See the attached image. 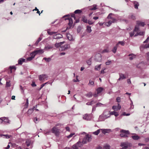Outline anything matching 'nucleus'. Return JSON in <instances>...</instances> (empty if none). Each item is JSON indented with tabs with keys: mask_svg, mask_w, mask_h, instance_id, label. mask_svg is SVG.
Instances as JSON below:
<instances>
[{
	"mask_svg": "<svg viewBox=\"0 0 149 149\" xmlns=\"http://www.w3.org/2000/svg\"><path fill=\"white\" fill-rule=\"evenodd\" d=\"M115 113V112L114 111L110 112L107 110H105L103 112V115L100 116L99 118V120L100 121L104 120V119L109 117L110 116V115H114Z\"/></svg>",
	"mask_w": 149,
	"mask_h": 149,
	"instance_id": "obj_1",
	"label": "nucleus"
},
{
	"mask_svg": "<svg viewBox=\"0 0 149 149\" xmlns=\"http://www.w3.org/2000/svg\"><path fill=\"white\" fill-rule=\"evenodd\" d=\"M92 139V137L91 135L86 134L84 138L82 141V143L83 144H86L87 142H90L91 141Z\"/></svg>",
	"mask_w": 149,
	"mask_h": 149,
	"instance_id": "obj_2",
	"label": "nucleus"
},
{
	"mask_svg": "<svg viewBox=\"0 0 149 149\" xmlns=\"http://www.w3.org/2000/svg\"><path fill=\"white\" fill-rule=\"evenodd\" d=\"M120 132L121 133L120 134V136L123 137H128V135L130 134L128 130H121Z\"/></svg>",
	"mask_w": 149,
	"mask_h": 149,
	"instance_id": "obj_3",
	"label": "nucleus"
},
{
	"mask_svg": "<svg viewBox=\"0 0 149 149\" xmlns=\"http://www.w3.org/2000/svg\"><path fill=\"white\" fill-rule=\"evenodd\" d=\"M92 115L91 114L86 113L83 116V119L86 120H90L92 119Z\"/></svg>",
	"mask_w": 149,
	"mask_h": 149,
	"instance_id": "obj_4",
	"label": "nucleus"
},
{
	"mask_svg": "<svg viewBox=\"0 0 149 149\" xmlns=\"http://www.w3.org/2000/svg\"><path fill=\"white\" fill-rule=\"evenodd\" d=\"M139 30V28L138 27V26H136L133 32H130V36L131 37H132L134 35V32H138Z\"/></svg>",
	"mask_w": 149,
	"mask_h": 149,
	"instance_id": "obj_5",
	"label": "nucleus"
},
{
	"mask_svg": "<svg viewBox=\"0 0 149 149\" xmlns=\"http://www.w3.org/2000/svg\"><path fill=\"white\" fill-rule=\"evenodd\" d=\"M48 78V76L46 74H42L39 76V79L40 81L44 80L45 79H47Z\"/></svg>",
	"mask_w": 149,
	"mask_h": 149,
	"instance_id": "obj_6",
	"label": "nucleus"
},
{
	"mask_svg": "<svg viewBox=\"0 0 149 149\" xmlns=\"http://www.w3.org/2000/svg\"><path fill=\"white\" fill-rule=\"evenodd\" d=\"M146 63L145 64L144 62L139 63L137 65V67L139 68L143 69L145 68V65H147Z\"/></svg>",
	"mask_w": 149,
	"mask_h": 149,
	"instance_id": "obj_7",
	"label": "nucleus"
},
{
	"mask_svg": "<svg viewBox=\"0 0 149 149\" xmlns=\"http://www.w3.org/2000/svg\"><path fill=\"white\" fill-rule=\"evenodd\" d=\"M95 60L97 61H100L101 60V56L100 54L96 55L95 56Z\"/></svg>",
	"mask_w": 149,
	"mask_h": 149,
	"instance_id": "obj_8",
	"label": "nucleus"
},
{
	"mask_svg": "<svg viewBox=\"0 0 149 149\" xmlns=\"http://www.w3.org/2000/svg\"><path fill=\"white\" fill-rule=\"evenodd\" d=\"M101 131H102V133L104 134H105L106 133H109L111 132V130L110 129H101Z\"/></svg>",
	"mask_w": 149,
	"mask_h": 149,
	"instance_id": "obj_9",
	"label": "nucleus"
},
{
	"mask_svg": "<svg viewBox=\"0 0 149 149\" xmlns=\"http://www.w3.org/2000/svg\"><path fill=\"white\" fill-rule=\"evenodd\" d=\"M51 131L52 133H54L55 134H57L59 132L58 129L55 127H54L52 128Z\"/></svg>",
	"mask_w": 149,
	"mask_h": 149,
	"instance_id": "obj_10",
	"label": "nucleus"
},
{
	"mask_svg": "<svg viewBox=\"0 0 149 149\" xmlns=\"http://www.w3.org/2000/svg\"><path fill=\"white\" fill-rule=\"evenodd\" d=\"M62 37V35L61 34H56L53 36V38L55 39H59Z\"/></svg>",
	"mask_w": 149,
	"mask_h": 149,
	"instance_id": "obj_11",
	"label": "nucleus"
},
{
	"mask_svg": "<svg viewBox=\"0 0 149 149\" xmlns=\"http://www.w3.org/2000/svg\"><path fill=\"white\" fill-rule=\"evenodd\" d=\"M44 51L43 49H39L34 51V52L36 55L38 54H42L44 53Z\"/></svg>",
	"mask_w": 149,
	"mask_h": 149,
	"instance_id": "obj_12",
	"label": "nucleus"
},
{
	"mask_svg": "<svg viewBox=\"0 0 149 149\" xmlns=\"http://www.w3.org/2000/svg\"><path fill=\"white\" fill-rule=\"evenodd\" d=\"M136 24L137 25L136 26H138L139 27V26H143L145 25V24L144 22H141L139 21H137Z\"/></svg>",
	"mask_w": 149,
	"mask_h": 149,
	"instance_id": "obj_13",
	"label": "nucleus"
},
{
	"mask_svg": "<svg viewBox=\"0 0 149 149\" xmlns=\"http://www.w3.org/2000/svg\"><path fill=\"white\" fill-rule=\"evenodd\" d=\"M128 56L130 57L129 59L130 60H132L134 58H135L136 56V55L134 54H129L128 55Z\"/></svg>",
	"mask_w": 149,
	"mask_h": 149,
	"instance_id": "obj_14",
	"label": "nucleus"
},
{
	"mask_svg": "<svg viewBox=\"0 0 149 149\" xmlns=\"http://www.w3.org/2000/svg\"><path fill=\"white\" fill-rule=\"evenodd\" d=\"M70 46L68 44H66L64 46H62L61 47L62 50H65L68 48H70Z\"/></svg>",
	"mask_w": 149,
	"mask_h": 149,
	"instance_id": "obj_15",
	"label": "nucleus"
},
{
	"mask_svg": "<svg viewBox=\"0 0 149 149\" xmlns=\"http://www.w3.org/2000/svg\"><path fill=\"white\" fill-rule=\"evenodd\" d=\"M67 38L70 41L73 40V38L72 36L69 33H68L67 35Z\"/></svg>",
	"mask_w": 149,
	"mask_h": 149,
	"instance_id": "obj_16",
	"label": "nucleus"
},
{
	"mask_svg": "<svg viewBox=\"0 0 149 149\" xmlns=\"http://www.w3.org/2000/svg\"><path fill=\"white\" fill-rule=\"evenodd\" d=\"M120 77L118 79V80H120V79H123L126 78L124 75L122 73H120L119 74Z\"/></svg>",
	"mask_w": 149,
	"mask_h": 149,
	"instance_id": "obj_17",
	"label": "nucleus"
},
{
	"mask_svg": "<svg viewBox=\"0 0 149 149\" xmlns=\"http://www.w3.org/2000/svg\"><path fill=\"white\" fill-rule=\"evenodd\" d=\"M120 146L123 147L128 148V145L127 142H122L121 143Z\"/></svg>",
	"mask_w": 149,
	"mask_h": 149,
	"instance_id": "obj_18",
	"label": "nucleus"
},
{
	"mask_svg": "<svg viewBox=\"0 0 149 149\" xmlns=\"http://www.w3.org/2000/svg\"><path fill=\"white\" fill-rule=\"evenodd\" d=\"M146 58L147 61L146 64L147 65H149V52L146 53Z\"/></svg>",
	"mask_w": 149,
	"mask_h": 149,
	"instance_id": "obj_19",
	"label": "nucleus"
},
{
	"mask_svg": "<svg viewBox=\"0 0 149 149\" xmlns=\"http://www.w3.org/2000/svg\"><path fill=\"white\" fill-rule=\"evenodd\" d=\"M25 59L21 58L18 61V63L19 64L22 65V63L25 61Z\"/></svg>",
	"mask_w": 149,
	"mask_h": 149,
	"instance_id": "obj_20",
	"label": "nucleus"
},
{
	"mask_svg": "<svg viewBox=\"0 0 149 149\" xmlns=\"http://www.w3.org/2000/svg\"><path fill=\"white\" fill-rule=\"evenodd\" d=\"M53 48V47L51 45H48L46 46L45 47V49L46 50H49L50 49H52Z\"/></svg>",
	"mask_w": 149,
	"mask_h": 149,
	"instance_id": "obj_21",
	"label": "nucleus"
},
{
	"mask_svg": "<svg viewBox=\"0 0 149 149\" xmlns=\"http://www.w3.org/2000/svg\"><path fill=\"white\" fill-rule=\"evenodd\" d=\"M133 3L134 5V8L136 9H138V7L139 5L138 2L137 1H134L133 2Z\"/></svg>",
	"mask_w": 149,
	"mask_h": 149,
	"instance_id": "obj_22",
	"label": "nucleus"
},
{
	"mask_svg": "<svg viewBox=\"0 0 149 149\" xmlns=\"http://www.w3.org/2000/svg\"><path fill=\"white\" fill-rule=\"evenodd\" d=\"M68 19L69 21L68 24L70 26H71L73 23L72 19L71 18H68Z\"/></svg>",
	"mask_w": 149,
	"mask_h": 149,
	"instance_id": "obj_23",
	"label": "nucleus"
},
{
	"mask_svg": "<svg viewBox=\"0 0 149 149\" xmlns=\"http://www.w3.org/2000/svg\"><path fill=\"white\" fill-rule=\"evenodd\" d=\"M118 46H117V44L115 46L113 49H112L111 51L114 53H115L116 52V50L117 49V48Z\"/></svg>",
	"mask_w": 149,
	"mask_h": 149,
	"instance_id": "obj_24",
	"label": "nucleus"
},
{
	"mask_svg": "<svg viewBox=\"0 0 149 149\" xmlns=\"http://www.w3.org/2000/svg\"><path fill=\"white\" fill-rule=\"evenodd\" d=\"M103 90V88L102 87H100L98 88L97 89V94L101 93Z\"/></svg>",
	"mask_w": 149,
	"mask_h": 149,
	"instance_id": "obj_25",
	"label": "nucleus"
},
{
	"mask_svg": "<svg viewBox=\"0 0 149 149\" xmlns=\"http://www.w3.org/2000/svg\"><path fill=\"white\" fill-rule=\"evenodd\" d=\"M131 137L134 140H137L140 138L137 135L132 136Z\"/></svg>",
	"mask_w": 149,
	"mask_h": 149,
	"instance_id": "obj_26",
	"label": "nucleus"
},
{
	"mask_svg": "<svg viewBox=\"0 0 149 149\" xmlns=\"http://www.w3.org/2000/svg\"><path fill=\"white\" fill-rule=\"evenodd\" d=\"M31 143V141L30 139H27L26 140V143L27 146L28 147L30 145Z\"/></svg>",
	"mask_w": 149,
	"mask_h": 149,
	"instance_id": "obj_27",
	"label": "nucleus"
},
{
	"mask_svg": "<svg viewBox=\"0 0 149 149\" xmlns=\"http://www.w3.org/2000/svg\"><path fill=\"white\" fill-rule=\"evenodd\" d=\"M86 31L89 33H91L92 31L91 27L89 26H87L86 27Z\"/></svg>",
	"mask_w": 149,
	"mask_h": 149,
	"instance_id": "obj_28",
	"label": "nucleus"
},
{
	"mask_svg": "<svg viewBox=\"0 0 149 149\" xmlns=\"http://www.w3.org/2000/svg\"><path fill=\"white\" fill-rule=\"evenodd\" d=\"M100 131H101V129L98 130L97 131L93 132V133L94 135H97L100 133Z\"/></svg>",
	"mask_w": 149,
	"mask_h": 149,
	"instance_id": "obj_29",
	"label": "nucleus"
},
{
	"mask_svg": "<svg viewBox=\"0 0 149 149\" xmlns=\"http://www.w3.org/2000/svg\"><path fill=\"white\" fill-rule=\"evenodd\" d=\"M82 142H81L80 141H78L75 144H77V146L78 147H81L82 146Z\"/></svg>",
	"mask_w": 149,
	"mask_h": 149,
	"instance_id": "obj_30",
	"label": "nucleus"
},
{
	"mask_svg": "<svg viewBox=\"0 0 149 149\" xmlns=\"http://www.w3.org/2000/svg\"><path fill=\"white\" fill-rule=\"evenodd\" d=\"M82 21L85 23H87V19L85 16H83L82 17Z\"/></svg>",
	"mask_w": 149,
	"mask_h": 149,
	"instance_id": "obj_31",
	"label": "nucleus"
},
{
	"mask_svg": "<svg viewBox=\"0 0 149 149\" xmlns=\"http://www.w3.org/2000/svg\"><path fill=\"white\" fill-rule=\"evenodd\" d=\"M120 44L122 46H124L125 45V41H119L118 43L116 44L117 46H118L119 44Z\"/></svg>",
	"mask_w": 149,
	"mask_h": 149,
	"instance_id": "obj_32",
	"label": "nucleus"
},
{
	"mask_svg": "<svg viewBox=\"0 0 149 149\" xmlns=\"http://www.w3.org/2000/svg\"><path fill=\"white\" fill-rule=\"evenodd\" d=\"M43 59L44 60L47 62H49L51 60V58L50 57L48 58L45 57L43 58Z\"/></svg>",
	"mask_w": 149,
	"mask_h": 149,
	"instance_id": "obj_33",
	"label": "nucleus"
},
{
	"mask_svg": "<svg viewBox=\"0 0 149 149\" xmlns=\"http://www.w3.org/2000/svg\"><path fill=\"white\" fill-rule=\"evenodd\" d=\"M101 64L98 65L96 66L95 67V69L96 70H99L101 68Z\"/></svg>",
	"mask_w": 149,
	"mask_h": 149,
	"instance_id": "obj_34",
	"label": "nucleus"
},
{
	"mask_svg": "<svg viewBox=\"0 0 149 149\" xmlns=\"http://www.w3.org/2000/svg\"><path fill=\"white\" fill-rule=\"evenodd\" d=\"M1 136H4V138L6 139H9L10 138V137L11 136V135H9L8 134H1Z\"/></svg>",
	"mask_w": 149,
	"mask_h": 149,
	"instance_id": "obj_35",
	"label": "nucleus"
},
{
	"mask_svg": "<svg viewBox=\"0 0 149 149\" xmlns=\"http://www.w3.org/2000/svg\"><path fill=\"white\" fill-rule=\"evenodd\" d=\"M3 122L6 123H9V120L7 118L5 117L3 118Z\"/></svg>",
	"mask_w": 149,
	"mask_h": 149,
	"instance_id": "obj_36",
	"label": "nucleus"
},
{
	"mask_svg": "<svg viewBox=\"0 0 149 149\" xmlns=\"http://www.w3.org/2000/svg\"><path fill=\"white\" fill-rule=\"evenodd\" d=\"M85 95L88 97H91L92 96V93L91 92H90L86 94Z\"/></svg>",
	"mask_w": 149,
	"mask_h": 149,
	"instance_id": "obj_37",
	"label": "nucleus"
},
{
	"mask_svg": "<svg viewBox=\"0 0 149 149\" xmlns=\"http://www.w3.org/2000/svg\"><path fill=\"white\" fill-rule=\"evenodd\" d=\"M112 23L113 22L111 20H110L108 22L105 23V25L107 26H109L111 25Z\"/></svg>",
	"mask_w": 149,
	"mask_h": 149,
	"instance_id": "obj_38",
	"label": "nucleus"
},
{
	"mask_svg": "<svg viewBox=\"0 0 149 149\" xmlns=\"http://www.w3.org/2000/svg\"><path fill=\"white\" fill-rule=\"evenodd\" d=\"M96 102H95L93 101H92L90 102H88L86 103V104L87 105H92L94 104V103H95Z\"/></svg>",
	"mask_w": 149,
	"mask_h": 149,
	"instance_id": "obj_39",
	"label": "nucleus"
},
{
	"mask_svg": "<svg viewBox=\"0 0 149 149\" xmlns=\"http://www.w3.org/2000/svg\"><path fill=\"white\" fill-rule=\"evenodd\" d=\"M47 32L50 35H53L56 32H50V29H48L47 30Z\"/></svg>",
	"mask_w": 149,
	"mask_h": 149,
	"instance_id": "obj_40",
	"label": "nucleus"
},
{
	"mask_svg": "<svg viewBox=\"0 0 149 149\" xmlns=\"http://www.w3.org/2000/svg\"><path fill=\"white\" fill-rule=\"evenodd\" d=\"M33 109H30L28 110L27 113L28 114H31L33 113Z\"/></svg>",
	"mask_w": 149,
	"mask_h": 149,
	"instance_id": "obj_41",
	"label": "nucleus"
},
{
	"mask_svg": "<svg viewBox=\"0 0 149 149\" xmlns=\"http://www.w3.org/2000/svg\"><path fill=\"white\" fill-rule=\"evenodd\" d=\"M86 63L88 65H90L91 63V58H90L88 59L86 61Z\"/></svg>",
	"mask_w": 149,
	"mask_h": 149,
	"instance_id": "obj_42",
	"label": "nucleus"
},
{
	"mask_svg": "<svg viewBox=\"0 0 149 149\" xmlns=\"http://www.w3.org/2000/svg\"><path fill=\"white\" fill-rule=\"evenodd\" d=\"M82 12V10H77L75 11L74 13L76 14H79L81 13Z\"/></svg>",
	"mask_w": 149,
	"mask_h": 149,
	"instance_id": "obj_43",
	"label": "nucleus"
},
{
	"mask_svg": "<svg viewBox=\"0 0 149 149\" xmlns=\"http://www.w3.org/2000/svg\"><path fill=\"white\" fill-rule=\"evenodd\" d=\"M78 146H77V144H74L72 146V148H71V149H78Z\"/></svg>",
	"mask_w": 149,
	"mask_h": 149,
	"instance_id": "obj_44",
	"label": "nucleus"
},
{
	"mask_svg": "<svg viewBox=\"0 0 149 149\" xmlns=\"http://www.w3.org/2000/svg\"><path fill=\"white\" fill-rule=\"evenodd\" d=\"M97 5H94L93 6V7L91 8H90V10H95L97 9L96 8Z\"/></svg>",
	"mask_w": 149,
	"mask_h": 149,
	"instance_id": "obj_45",
	"label": "nucleus"
},
{
	"mask_svg": "<svg viewBox=\"0 0 149 149\" xmlns=\"http://www.w3.org/2000/svg\"><path fill=\"white\" fill-rule=\"evenodd\" d=\"M110 146L109 145H106L104 146L103 149H110Z\"/></svg>",
	"mask_w": 149,
	"mask_h": 149,
	"instance_id": "obj_46",
	"label": "nucleus"
},
{
	"mask_svg": "<svg viewBox=\"0 0 149 149\" xmlns=\"http://www.w3.org/2000/svg\"><path fill=\"white\" fill-rule=\"evenodd\" d=\"M36 54L34 52V51L31 53L30 54L31 56L33 58H34Z\"/></svg>",
	"mask_w": 149,
	"mask_h": 149,
	"instance_id": "obj_47",
	"label": "nucleus"
},
{
	"mask_svg": "<svg viewBox=\"0 0 149 149\" xmlns=\"http://www.w3.org/2000/svg\"><path fill=\"white\" fill-rule=\"evenodd\" d=\"M112 109H113L115 111H116L119 110L117 107L116 106H113L112 107Z\"/></svg>",
	"mask_w": 149,
	"mask_h": 149,
	"instance_id": "obj_48",
	"label": "nucleus"
},
{
	"mask_svg": "<svg viewBox=\"0 0 149 149\" xmlns=\"http://www.w3.org/2000/svg\"><path fill=\"white\" fill-rule=\"evenodd\" d=\"M73 81L74 82H79V81L78 79V76H76V79H74L73 80Z\"/></svg>",
	"mask_w": 149,
	"mask_h": 149,
	"instance_id": "obj_49",
	"label": "nucleus"
},
{
	"mask_svg": "<svg viewBox=\"0 0 149 149\" xmlns=\"http://www.w3.org/2000/svg\"><path fill=\"white\" fill-rule=\"evenodd\" d=\"M94 84V82L93 81L90 80L89 81V83L88 84V85H93Z\"/></svg>",
	"mask_w": 149,
	"mask_h": 149,
	"instance_id": "obj_50",
	"label": "nucleus"
},
{
	"mask_svg": "<svg viewBox=\"0 0 149 149\" xmlns=\"http://www.w3.org/2000/svg\"><path fill=\"white\" fill-rule=\"evenodd\" d=\"M29 104V101L28 98L26 99V103L25 104V107H26V108L27 107Z\"/></svg>",
	"mask_w": 149,
	"mask_h": 149,
	"instance_id": "obj_51",
	"label": "nucleus"
},
{
	"mask_svg": "<svg viewBox=\"0 0 149 149\" xmlns=\"http://www.w3.org/2000/svg\"><path fill=\"white\" fill-rule=\"evenodd\" d=\"M109 52V50L108 49H105L104 50H103L102 51V53H107V52Z\"/></svg>",
	"mask_w": 149,
	"mask_h": 149,
	"instance_id": "obj_52",
	"label": "nucleus"
},
{
	"mask_svg": "<svg viewBox=\"0 0 149 149\" xmlns=\"http://www.w3.org/2000/svg\"><path fill=\"white\" fill-rule=\"evenodd\" d=\"M10 81H7L6 84V87H9L10 86Z\"/></svg>",
	"mask_w": 149,
	"mask_h": 149,
	"instance_id": "obj_53",
	"label": "nucleus"
},
{
	"mask_svg": "<svg viewBox=\"0 0 149 149\" xmlns=\"http://www.w3.org/2000/svg\"><path fill=\"white\" fill-rule=\"evenodd\" d=\"M138 33L139 35L142 36L144 34L145 32L143 31H141L139 32H138Z\"/></svg>",
	"mask_w": 149,
	"mask_h": 149,
	"instance_id": "obj_54",
	"label": "nucleus"
},
{
	"mask_svg": "<svg viewBox=\"0 0 149 149\" xmlns=\"http://www.w3.org/2000/svg\"><path fill=\"white\" fill-rule=\"evenodd\" d=\"M89 24L91 25L93 24L94 22H93L92 21L88 20L87 21V22Z\"/></svg>",
	"mask_w": 149,
	"mask_h": 149,
	"instance_id": "obj_55",
	"label": "nucleus"
},
{
	"mask_svg": "<svg viewBox=\"0 0 149 149\" xmlns=\"http://www.w3.org/2000/svg\"><path fill=\"white\" fill-rule=\"evenodd\" d=\"M55 46L56 48H58L59 47H60V45L59 43H56L55 45Z\"/></svg>",
	"mask_w": 149,
	"mask_h": 149,
	"instance_id": "obj_56",
	"label": "nucleus"
},
{
	"mask_svg": "<svg viewBox=\"0 0 149 149\" xmlns=\"http://www.w3.org/2000/svg\"><path fill=\"white\" fill-rule=\"evenodd\" d=\"M111 61L110 60H108V61L106 62V64L107 65H108L110 64L111 63Z\"/></svg>",
	"mask_w": 149,
	"mask_h": 149,
	"instance_id": "obj_57",
	"label": "nucleus"
},
{
	"mask_svg": "<svg viewBox=\"0 0 149 149\" xmlns=\"http://www.w3.org/2000/svg\"><path fill=\"white\" fill-rule=\"evenodd\" d=\"M74 134V133H71L68 136H67V137L68 138H69L72 137Z\"/></svg>",
	"mask_w": 149,
	"mask_h": 149,
	"instance_id": "obj_58",
	"label": "nucleus"
},
{
	"mask_svg": "<svg viewBox=\"0 0 149 149\" xmlns=\"http://www.w3.org/2000/svg\"><path fill=\"white\" fill-rule=\"evenodd\" d=\"M51 131L50 130H48L47 132H44V134H49V133L51 132Z\"/></svg>",
	"mask_w": 149,
	"mask_h": 149,
	"instance_id": "obj_59",
	"label": "nucleus"
},
{
	"mask_svg": "<svg viewBox=\"0 0 149 149\" xmlns=\"http://www.w3.org/2000/svg\"><path fill=\"white\" fill-rule=\"evenodd\" d=\"M116 100L118 102H120V97H117Z\"/></svg>",
	"mask_w": 149,
	"mask_h": 149,
	"instance_id": "obj_60",
	"label": "nucleus"
},
{
	"mask_svg": "<svg viewBox=\"0 0 149 149\" xmlns=\"http://www.w3.org/2000/svg\"><path fill=\"white\" fill-rule=\"evenodd\" d=\"M149 48V43L148 44H146L143 46V48Z\"/></svg>",
	"mask_w": 149,
	"mask_h": 149,
	"instance_id": "obj_61",
	"label": "nucleus"
},
{
	"mask_svg": "<svg viewBox=\"0 0 149 149\" xmlns=\"http://www.w3.org/2000/svg\"><path fill=\"white\" fill-rule=\"evenodd\" d=\"M112 15V13H110L109 14V15L107 17V18L108 19H112V18H113L111 16V15Z\"/></svg>",
	"mask_w": 149,
	"mask_h": 149,
	"instance_id": "obj_62",
	"label": "nucleus"
},
{
	"mask_svg": "<svg viewBox=\"0 0 149 149\" xmlns=\"http://www.w3.org/2000/svg\"><path fill=\"white\" fill-rule=\"evenodd\" d=\"M149 41V37H148L147 39L143 42V43H147Z\"/></svg>",
	"mask_w": 149,
	"mask_h": 149,
	"instance_id": "obj_63",
	"label": "nucleus"
},
{
	"mask_svg": "<svg viewBox=\"0 0 149 149\" xmlns=\"http://www.w3.org/2000/svg\"><path fill=\"white\" fill-rule=\"evenodd\" d=\"M111 21H112V22L113 23L115 22H116V19L114 18H113V17L112 18V19H111Z\"/></svg>",
	"mask_w": 149,
	"mask_h": 149,
	"instance_id": "obj_64",
	"label": "nucleus"
}]
</instances>
